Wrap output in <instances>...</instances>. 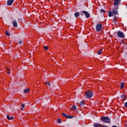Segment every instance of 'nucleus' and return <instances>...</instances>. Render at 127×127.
Wrapping results in <instances>:
<instances>
[{
  "label": "nucleus",
  "instance_id": "obj_1",
  "mask_svg": "<svg viewBox=\"0 0 127 127\" xmlns=\"http://www.w3.org/2000/svg\"><path fill=\"white\" fill-rule=\"evenodd\" d=\"M85 94L87 99H90L93 97V92H92L91 90H88L85 93Z\"/></svg>",
  "mask_w": 127,
  "mask_h": 127
},
{
  "label": "nucleus",
  "instance_id": "obj_2",
  "mask_svg": "<svg viewBox=\"0 0 127 127\" xmlns=\"http://www.w3.org/2000/svg\"><path fill=\"white\" fill-rule=\"evenodd\" d=\"M101 120L102 122L105 123L106 124H110V123H111V119L110 118L107 117H103L101 118Z\"/></svg>",
  "mask_w": 127,
  "mask_h": 127
},
{
  "label": "nucleus",
  "instance_id": "obj_3",
  "mask_svg": "<svg viewBox=\"0 0 127 127\" xmlns=\"http://www.w3.org/2000/svg\"><path fill=\"white\" fill-rule=\"evenodd\" d=\"M118 13V10H117L116 9H114L113 11H110L108 13V15L110 17H111L112 16H114V15L117 14Z\"/></svg>",
  "mask_w": 127,
  "mask_h": 127
},
{
  "label": "nucleus",
  "instance_id": "obj_4",
  "mask_svg": "<svg viewBox=\"0 0 127 127\" xmlns=\"http://www.w3.org/2000/svg\"><path fill=\"white\" fill-rule=\"evenodd\" d=\"M102 24L101 23H98L96 25V29L97 31H101L102 30Z\"/></svg>",
  "mask_w": 127,
  "mask_h": 127
},
{
  "label": "nucleus",
  "instance_id": "obj_5",
  "mask_svg": "<svg viewBox=\"0 0 127 127\" xmlns=\"http://www.w3.org/2000/svg\"><path fill=\"white\" fill-rule=\"evenodd\" d=\"M118 37H120V38H124L125 37V34L123 32L119 31L117 33Z\"/></svg>",
  "mask_w": 127,
  "mask_h": 127
},
{
  "label": "nucleus",
  "instance_id": "obj_6",
  "mask_svg": "<svg viewBox=\"0 0 127 127\" xmlns=\"http://www.w3.org/2000/svg\"><path fill=\"white\" fill-rule=\"evenodd\" d=\"M82 13H84V14H85V16L87 18H89V17H90V14L87 11H82Z\"/></svg>",
  "mask_w": 127,
  "mask_h": 127
},
{
  "label": "nucleus",
  "instance_id": "obj_7",
  "mask_svg": "<svg viewBox=\"0 0 127 127\" xmlns=\"http://www.w3.org/2000/svg\"><path fill=\"white\" fill-rule=\"evenodd\" d=\"M94 127H108L107 126H102L101 125V124H98V123L94 124Z\"/></svg>",
  "mask_w": 127,
  "mask_h": 127
},
{
  "label": "nucleus",
  "instance_id": "obj_8",
  "mask_svg": "<svg viewBox=\"0 0 127 127\" xmlns=\"http://www.w3.org/2000/svg\"><path fill=\"white\" fill-rule=\"evenodd\" d=\"M14 1V0H7V5H11V4L13 3Z\"/></svg>",
  "mask_w": 127,
  "mask_h": 127
},
{
  "label": "nucleus",
  "instance_id": "obj_9",
  "mask_svg": "<svg viewBox=\"0 0 127 127\" xmlns=\"http://www.w3.org/2000/svg\"><path fill=\"white\" fill-rule=\"evenodd\" d=\"M121 0H115L114 2V5H115V6H117L118 4H119V2H120Z\"/></svg>",
  "mask_w": 127,
  "mask_h": 127
},
{
  "label": "nucleus",
  "instance_id": "obj_10",
  "mask_svg": "<svg viewBox=\"0 0 127 127\" xmlns=\"http://www.w3.org/2000/svg\"><path fill=\"white\" fill-rule=\"evenodd\" d=\"M71 110H72V111H76V110H77V107H76V105H73L71 108Z\"/></svg>",
  "mask_w": 127,
  "mask_h": 127
},
{
  "label": "nucleus",
  "instance_id": "obj_11",
  "mask_svg": "<svg viewBox=\"0 0 127 127\" xmlns=\"http://www.w3.org/2000/svg\"><path fill=\"white\" fill-rule=\"evenodd\" d=\"M80 16V13L78 12H76L74 13V16L75 17H79V16Z\"/></svg>",
  "mask_w": 127,
  "mask_h": 127
},
{
  "label": "nucleus",
  "instance_id": "obj_12",
  "mask_svg": "<svg viewBox=\"0 0 127 127\" xmlns=\"http://www.w3.org/2000/svg\"><path fill=\"white\" fill-rule=\"evenodd\" d=\"M12 24L14 27H17V22L16 21H13Z\"/></svg>",
  "mask_w": 127,
  "mask_h": 127
},
{
  "label": "nucleus",
  "instance_id": "obj_13",
  "mask_svg": "<svg viewBox=\"0 0 127 127\" xmlns=\"http://www.w3.org/2000/svg\"><path fill=\"white\" fill-rule=\"evenodd\" d=\"M7 120H9V121H10L11 120H13V117H10L9 115H7Z\"/></svg>",
  "mask_w": 127,
  "mask_h": 127
},
{
  "label": "nucleus",
  "instance_id": "obj_14",
  "mask_svg": "<svg viewBox=\"0 0 127 127\" xmlns=\"http://www.w3.org/2000/svg\"><path fill=\"white\" fill-rule=\"evenodd\" d=\"M66 119H73L74 118V116H70V115H66Z\"/></svg>",
  "mask_w": 127,
  "mask_h": 127
},
{
  "label": "nucleus",
  "instance_id": "obj_15",
  "mask_svg": "<svg viewBox=\"0 0 127 127\" xmlns=\"http://www.w3.org/2000/svg\"><path fill=\"white\" fill-rule=\"evenodd\" d=\"M121 88H122V89H123L124 88V87H125V82H122L121 83Z\"/></svg>",
  "mask_w": 127,
  "mask_h": 127
},
{
  "label": "nucleus",
  "instance_id": "obj_16",
  "mask_svg": "<svg viewBox=\"0 0 127 127\" xmlns=\"http://www.w3.org/2000/svg\"><path fill=\"white\" fill-rule=\"evenodd\" d=\"M122 98L123 99V101H125V100H127V98L126 97L125 95H122Z\"/></svg>",
  "mask_w": 127,
  "mask_h": 127
},
{
  "label": "nucleus",
  "instance_id": "obj_17",
  "mask_svg": "<svg viewBox=\"0 0 127 127\" xmlns=\"http://www.w3.org/2000/svg\"><path fill=\"white\" fill-rule=\"evenodd\" d=\"M80 105V107H83V106H84V105H85V102L83 101L81 102Z\"/></svg>",
  "mask_w": 127,
  "mask_h": 127
},
{
  "label": "nucleus",
  "instance_id": "obj_18",
  "mask_svg": "<svg viewBox=\"0 0 127 127\" xmlns=\"http://www.w3.org/2000/svg\"><path fill=\"white\" fill-rule=\"evenodd\" d=\"M102 50H103V49H101L99 51H98L97 54H98V55H100V54H101V53H102Z\"/></svg>",
  "mask_w": 127,
  "mask_h": 127
},
{
  "label": "nucleus",
  "instance_id": "obj_19",
  "mask_svg": "<svg viewBox=\"0 0 127 127\" xmlns=\"http://www.w3.org/2000/svg\"><path fill=\"white\" fill-rule=\"evenodd\" d=\"M6 70H7V74H8L9 75V74H10V69H9V68H6Z\"/></svg>",
  "mask_w": 127,
  "mask_h": 127
},
{
  "label": "nucleus",
  "instance_id": "obj_20",
  "mask_svg": "<svg viewBox=\"0 0 127 127\" xmlns=\"http://www.w3.org/2000/svg\"><path fill=\"white\" fill-rule=\"evenodd\" d=\"M24 93H29V89H26L24 90Z\"/></svg>",
  "mask_w": 127,
  "mask_h": 127
},
{
  "label": "nucleus",
  "instance_id": "obj_21",
  "mask_svg": "<svg viewBox=\"0 0 127 127\" xmlns=\"http://www.w3.org/2000/svg\"><path fill=\"white\" fill-rule=\"evenodd\" d=\"M5 35L7 36H9L10 35V34L7 32V31H5Z\"/></svg>",
  "mask_w": 127,
  "mask_h": 127
},
{
  "label": "nucleus",
  "instance_id": "obj_22",
  "mask_svg": "<svg viewBox=\"0 0 127 127\" xmlns=\"http://www.w3.org/2000/svg\"><path fill=\"white\" fill-rule=\"evenodd\" d=\"M18 43L20 44V45H21V44L23 43V41H22V40H20L18 41Z\"/></svg>",
  "mask_w": 127,
  "mask_h": 127
},
{
  "label": "nucleus",
  "instance_id": "obj_23",
  "mask_svg": "<svg viewBox=\"0 0 127 127\" xmlns=\"http://www.w3.org/2000/svg\"><path fill=\"white\" fill-rule=\"evenodd\" d=\"M63 117H64L65 118H66L67 115H66L65 113H63L62 114Z\"/></svg>",
  "mask_w": 127,
  "mask_h": 127
},
{
  "label": "nucleus",
  "instance_id": "obj_24",
  "mask_svg": "<svg viewBox=\"0 0 127 127\" xmlns=\"http://www.w3.org/2000/svg\"><path fill=\"white\" fill-rule=\"evenodd\" d=\"M44 49L45 50H48V47L45 46L44 47Z\"/></svg>",
  "mask_w": 127,
  "mask_h": 127
},
{
  "label": "nucleus",
  "instance_id": "obj_25",
  "mask_svg": "<svg viewBox=\"0 0 127 127\" xmlns=\"http://www.w3.org/2000/svg\"><path fill=\"white\" fill-rule=\"evenodd\" d=\"M58 123L59 124H60V123H61V119H59L58 120Z\"/></svg>",
  "mask_w": 127,
  "mask_h": 127
},
{
  "label": "nucleus",
  "instance_id": "obj_26",
  "mask_svg": "<svg viewBox=\"0 0 127 127\" xmlns=\"http://www.w3.org/2000/svg\"><path fill=\"white\" fill-rule=\"evenodd\" d=\"M101 12H106V10H105L104 9H102L101 10Z\"/></svg>",
  "mask_w": 127,
  "mask_h": 127
},
{
  "label": "nucleus",
  "instance_id": "obj_27",
  "mask_svg": "<svg viewBox=\"0 0 127 127\" xmlns=\"http://www.w3.org/2000/svg\"><path fill=\"white\" fill-rule=\"evenodd\" d=\"M48 84V86H50V82H46L45 84L47 85Z\"/></svg>",
  "mask_w": 127,
  "mask_h": 127
},
{
  "label": "nucleus",
  "instance_id": "obj_28",
  "mask_svg": "<svg viewBox=\"0 0 127 127\" xmlns=\"http://www.w3.org/2000/svg\"><path fill=\"white\" fill-rule=\"evenodd\" d=\"M125 106L126 107V108H127V102L125 103Z\"/></svg>",
  "mask_w": 127,
  "mask_h": 127
},
{
  "label": "nucleus",
  "instance_id": "obj_29",
  "mask_svg": "<svg viewBox=\"0 0 127 127\" xmlns=\"http://www.w3.org/2000/svg\"><path fill=\"white\" fill-rule=\"evenodd\" d=\"M21 107H22V108H24V104H22Z\"/></svg>",
  "mask_w": 127,
  "mask_h": 127
},
{
  "label": "nucleus",
  "instance_id": "obj_30",
  "mask_svg": "<svg viewBox=\"0 0 127 127\" xmlns=\"http://www.w3.org/2000/svg\"><path fill=\"white\" fill-rule=\"evenodd\" d=\"M20 110H21V111H22V110H23V108H20Z\"/></svg>",
  "mask_w": 127,
  "mask_h": 127
},
{
  "label": "nucleus",
  "instance_id": "obj_31",
  "mask_svg": "<svg viewBox=\"0 0 127 127\" xmlns=\"http://www.w3.org/2000/svg\"><path fill=\"white\" fill-rule=\"evenodd\" d=\"M114 23H116V21H114Z\"/></svg>",
  "mask_w": 127,
  "mask_h": 127
},
{
  "label": "nucleus",
  "instance_id": "obj_32",
  "mask_svg": "<svg viewBox=\"0 0 127 127\" xmlns=\"http://www.w3.org/2000/svg\"><path fill=\"white\" fill-rule=\"evenodd\" d=\"M81 15H83V14H81Z\"/></svg>",
  "mask_w": 127,
  "mask_h": 127
}]
</instances>
